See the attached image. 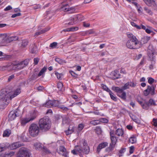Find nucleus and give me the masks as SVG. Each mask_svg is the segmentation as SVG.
<instances>
[{"label":"nucleus","mask_w":157,"mask_h":157,"mask_svg":"<svg viewBox=\"0 0 157 157\" xmlns=\"http://www.w3.org/2000/svg\"><path fill=\"white\" fill-rule=\"evenodd\" d=\"M154 81V79L151 77H149L148 79V82L150 84H152Z\"/></svg>","instance_id":"obj_56"},{"label":"nucleus","mask_w":157,"mask_h":157,"mask_svg":"<svg viewBox=\"0 0 157 157\" xmlns=\"http://www.w3.org/2000/svg\"><path fill=\"white\" fill-rule=\"evenodd\" d=\"M28 42L27 40H22L21 45V47L22 48H24L28 44Z\"/></svg>","instance_id":"obj_36"},{"label":"nucleus","mask_w":157,"mask_h":157,"mask_svg":"<svg viewBox=\"0 0 157 157\" xmlns=\"http://www.w3.org/2000/svg\"><path fill=\"white\" fill-rule=\"evenodd\" d=\"M57 152L60 155H61L63 156L67 157L68 154L67 150L65 147L63 146H60L59 147V150L57 151Z\"/></svg>","instance_id":"obj_11"},{"label":"nucleus","mask_w":157,"mask_h":157,"mask_svg":"<svg viewBox=\"0 0 157 157\" xmlns=\"http://www.w3.org/2000/svg\"><path fill=\"white\" fill-rule=\"evenodd\" d=\"M36 52V47L35 45H33L32 47V48L30 49V52L32 53H35Z\"/></svg>","instance_id":"obj_40"},{"label":"nucleus","mask_w":157,"mask_h":157,"mask_svg":"<svg viewBox=\"0 0 157 157\" xmlns=\"http://www.w3.org/2000/svg\"><path fill=\"white\" fill-rule=\"evenodd\" d=\"M81 142H82L83 144L82 147L88 146V144H87L86 141L85 139H82L81 141Z\"/></svg>","instance_id":"obj_52"},{"label":"nucleus","mask_w":157,"mask_h":157,"mask_svg":"<svg viewBox=\"0 0 157 157\" xmlns=\"http://www.w3.org/2000/svg\"><path fill=\"white\" fill-rule=\"evenodd\" d=\"M57 43L56 42H53L50 45V47L52 48H54L56 47L57 45Z\"/></svg>","instance_id":"obj_53"},{"label":"nucleus","mask_w":157,"mask_h":157,"mask_svg":"<svg viewBox=\"0 0 157 157\" xmlns=\"http://www.w3.org/2000/svg\"><path fill=\"white\" fill-rule=\"evenodd\" d=\"M117 72H118V71H115L112 73V74L114 76L113 77L114 79L118 78H119V75L117 74Z\"/></svg>","instance_id":"obj_42"},{"label":"nucleus","mask_w":157,"mask_h":157,"mask_svg":"<svg viewBox=\"0 0 157 157\" xmlns=\"http://www.w3.org/2000/svg\"><path fill=\"white\" fill-rule=\"evenodd\" d=\"M114 147V146L113 145L110 144L109 147L106 149L105 151L106 152H110L113 150Z\"/></svg>","instance_id":"obj_37"},{"label":"nucleus","mask_w":157,"mask_h":157,"mask_svg":"<svg viewBox=\"0 0 157 157\" xmlns=\"http://www.w3.org/2000/svg\"><path fill=\"white\" fill-rule=\"evenodd\" d=\"M50 29V28H46L40 31L37 32L35 33L34 36H37L41 34L44 33L49 30Z\"/></svg>","instance_id":"obj_20"},{"label":"nucleus","mask_w":157,"mask_h":157,"mask_svg":"<svg viewBox=\"0 0 157 157\" xmlns=\"http://www.w3.org/2000/svg\"><path fill=\"white\" fill-rule=\"evenodd\" d=\"M47 70V68L45 67H44L40 71L38 74V76L40 77L43 75L45 71Z\"/></svg>","instance_id":"obj_41"},{"label":"nucleus","mask_w":157,"mask_h":157,"mask_svg":"<svg viewBox=\"0 0 157 157\" xmlns=\"http://www.w3.org/2000/svg\"><path fill=\"white\" fill-rule=\"evenodd\" d=\"M129 142L130 143L132 144L136 143V137L134 136L131 137L129 138Z\"/></svg>","instance_id":"obj_39"},{"label":"nucleus","mask_w":157,"mask_h":157,"mask_svg":"<svg viewBox=\"0 0 157 157\" xmlns=\"http://www.w3.org/2000/svg\"><path fill=\"white\" fill-rule=\"evenodd\" d=\"M108 143L107 142H103L99 144L97 147V151L99 152L100 150L108 146Z\"/></svg>","instance_id":"obj_16"},{"label":"nucleus","mask_w":157,"mask_h":157,"mask_svg":"<svg viewBox=\"0 0 157 157\" xmlns=\"http://www.w3.org/2000/svg\"><path fill=\"white\" fill-rule=\"evenodd\" d=\"M75 150L77 152L80 153H82V149L78 146H76L75 147Z\"/></svg>","instance_id":"obj_45"},{"label":"nucleus","mask_w":157,"mask_h":157,"mask_svg":"<svg viewBox=\"0 0 157 157\" xmlns=\"http://www.w3.org/2000/svg\"><path fill=\"white\" fill-rule=\"evenodd\" d=\"M16 64L9 63L7 65L2 67V70H7L8 71L15 70L16 69Z\"/></svg>","instance_id":"obj_10"},{"label":"nucleus","mask_w":157,"mask_h":157,"mask_svg":"<svg viewBox=\"0 0 157 157\" xmlns=\"http://www.w3.org/2000/svg\"><path fill=\"white\" fill-rule=\"evenodd\" d=\"M71 122V120L68 116H65L63 118L62 124L63 125H68Z\"/></svg>","instance_id":"obj_14"},{"label":"nucleus","mask_w":157,"mask_h":157,"mask_svg":"<svg viewBox=\"0 0 157 157\" xmlns=\"http://www.w3.org/2000/svg\"><path fill=\"white\" fill-rule=\"evenodd\" d=\"M84 128V125L82 124H79L78 127V131H77L78 133V132H80Z\"/></svg>","instance_id":"obj_50"},{"label":"nucleus","mask_w":157,"mask_h":157,"mask_svg":"<svg viewBox=\"0 0 157 157\" xmlns=\"http://www.w3.org/2000/svg\"><path fill=\"white\" fill-rule=\"evenodd\" d=\"M21 13H18L14 14L12 15L11 17L12 18H14L16 17L20 16L21 15Z\"/></svg>","instance_id":"obj_61"},{"label":"nucleus","mask_w":157,"mask_h":157,"mask_svg":"<svg viewBox=\"0 0 157 157\" xmlns=\"http://www.w3.org/2000/svg\"><path fill=\"white\" fill-rule=\"evenodd\" d=\"M144 10L146 11V12L150 14H152V12L151 10L146 7L144 8Z\"/></svg>","instance_id":"obj_62"},{"label":"nucleus","mask_w":157,"mask_h":157,"mask_svg":"<svg viewBox=\"0 0 157 157\" xmlns=\"http://www.w3.org/2000/svg\"><path fill=\"white\" fill-rule=\"evenodd\" d=\"M129 88V82H127L122 87L123 91Z\"/></svg>","instance_id":"obj_47"},{"label":"nucleus","mask_w":157,"mask_h":157,"mask_svg":"<svg viewBox=\"0 0 157 157\" xmlns=\"http://www.w3.org/2000/svg\"><path fill=\"white\" fill-rule=\"evenodd\" d=\"M112 89L113 90L116 92L117 93V94H118L119 93L121 92H123V91L122 88H121L118 87H116L115 86H112Z\"/></svg>","instance_id":"obj_25"},{"label":"nucleus","mask_w":157,"mask_h":157,"mask_svg":"<svg viewBox=\"0 0 157 157\" xmlns=\"http://www.w3.org/2000/svg\"><path fill=\"white\" fill-rule=\"evenodd\" d=\"M40 129V127L37 124L35 123L31 124L29 129L30 135L33 137L36 136L39 133Z\"/></svg>","instance_id":"obj_4"},{"label":"nucleus","mask_w":157,"mask_h":157,"mask_svg":"<svg viewBox=\"0 0 157 157\" xmlns=\"http://www.w3.org/2000/svg\"><path fill=\"white\" fill-rule=\"evenodd\" d=\"M82 153L85 154H88L90 152V148L89 146L82 147Z\"/></svg>","instance_id":"obj_24"},{"label":"nucleus","mask_w":157,"mask_h":157,"mask_svg":"<svg viewBox=\"0 0 157 157\" xmlns=\"http://www.w3.org/2000/svg\"><path fill=\"white\" fill-rule=\"evenodd\" d=\"M100 122H102L103 123H107L108 122V120L106 118H101L99 119Z\"/></svg>","instance_id":"obj_48"},{"label":"nucleus","mask_w":157,"mask_h":157,"mask_svg":"<svg viewBox=\"0 0 157 157\" xmlns=\"http://www.w3.org/2000/svg\"><path fill=\"white\" fill-rule=\"evenodd\" d=\"M75 11V9L73 8H69L67 12H69V13H74Z\"/></svg>","instance_id":"obj_54"},{"label":"nucleus","mask_w":157,"mask_h":157,"mask_svg":"<svg viewBox=\"0 0 157 157\" xmlns=\"http://www.w3.org/2000/svg\"><path fill=\"white\" fill-rule=\"evenodd\" d=\"M69 8V6L68 4L63 5L61 7L60 10L65 12H67Z\"/></svg>","instance_id":"obj_27"},{"label":"nucleus","mask_w":157,"mask_h":157,"mask_svg":"<svg viewBox=\"0 0 157 157\" xmlns=\"http://www.w3.org/2000/svg\"><path fill=\"white\" fill-rule=\"evenodd\" d=\"M74 131V128L73 127L69 126L68 130L65 131L66 134L68 135L71 134Z\"/></svg>","instance_id":"obj_26"},{"label":"nucleus","mask_w":157,"mask_h":157,"mask_svg":"<svg viewBox=\"0 0 157 157\" xmlns=\"http://www.w3.org/2000/svg\"><path fill=\"white\" fill-rule=\"evenodd\" d=\"M66 21L67 22L65 24L68 25H73V24L76 23L75 21V18L73 17H71L68 19H67Z\"/></svg>","instance_id":"obj_13"},{"label":"nucleus","mask_w":157,"mask_h":157,"mask_svg":"<svg viewBox=\"0 0 157 157\" xmlns=\"http://www.w3.org/2000/svg\"><path fill=\"white\" fill-rule=\"evenodd\" d=\"M37 115V112L34 111L31 113L30 117L28 118H23L21 119V123L22 126H24L27 123L34 120Z\"/></svg>","instance_id":"obj_6"},{"label":"nucleus","mask_w":157,"mask_h":157,"mask_svg":"<svg viewBox=\"0 0 157 157\" xmlns=\"http://www.w3.org/2000/svg\"><path fill=\"white\" fill-rule=\"evenodd\" d=\"M149 106L148 105V102H146L144 103H143L142 105V106L143 108V109H148Z\"/></svg>","instance_id":"obj_46"},{"label":"nucleus","mask_w":157,"mask_h":157,"mask_svg":"<svg viewBox=\"0 0 157 157\" xmlns=\"http://www.w3.org/2000/svg\"><path fill=\"white\" fill-rule=\"evenodd\" d=\"M52 107H58L60 108V106H59L60 103L59 102L56 100L52 101Z\"/></svg>","instance_id":"obj_29"},{"label":"nucleus","mask_w":157,"mask_h":157,"mask_svg":"<svg viewBox=\"0 0 157 157\" xmlns=\"http://www.w3.org/2000/svg\"><path fill=\"white\" fill-rule=\"evenodd\" d=\"M10 144L8 143H3L0 144V152L5 150L9 147Z\"/></svg>","instance_id":"obj_17"},{"label":"nucleus","mask_w":157,"mask_h":157,"mask_svg":"<svg viewBox=\"0 0 157 157\" xmlns=\"http://www.w3.org/2000/svg\"><path fill=\"white\" fill-rule=\"evenodd\" d=\"M57 87L59 90L63 91L64 90V88L63 87V83L61 82H59L57 83Z\"/></svg>","instance_id":"obj_31"},{"label":"nucleus","mask_w":157,"mask_h":157,"mask_svg":"<svg viewBox=\"0 0 157 157\" xmlns=\"http://www.w3.org/2000/svg\"><path fill=\"white\" fill-rule=\"evenodd\" d=\"M6 41L7 42H10L13 41H15L18 39V37L17 36H8L6 37Z\"/></svg>","instance_id":"obj_18"},{"label":"nucleus","mask_w":157,"mask_h":157,"mask_svg":"<svg viewBox=\"0 0 157 157\" xmlns=\"http://www.w3.org/2000/svg\"><path fill=\"white\" fill-rule=\"evenodd\" d=\"M127 35L129 38L126 44L127 47L131 49L138 48L140 46L138 45L140 42L136 37L132 33H128Z\"/></svg>","instance_id":"obj_2"},{"label":"nucleus","mask_w":157,"mask_h":157,"mask_svg":"<svg viewBox=\"0 0 157 157\" xmlns=\"http://www.w3.org/2000/svg\"><path fill=\"white\" fill-rule=\"evenodd\" d=\"M147 87V89L144 91V94L145 96H147L150 94L151 95H153L155 94V87L153 85L148 86Z\"/></svg>","instance_id":"obj_8"},{"label":"nucleus","mask_w":157,"mask_h":157,"mask_svg":"<svg viewBox=\"0 0 157 157\" xmlns=\"http://www.w3.org/2000/svg\"><path fill=\"white\" fill-rule=\"evenodd\" d=\"M148 103L149 106H155L157 105L155 101L152 99H150L149 100Z\"/></svg>","instance_id":"obj_33"},{"label":"nucleus","mask_w":157,"mask_h":157,"mask_svg":"<svg viewBox=\"0 0 157 157\" xmlns=\"http://www.w3.org/2000/svg\"><path fill=\"white\" fill-rule=\"evenodd\" d=\"M55 61L60 64H63L66 63L65 60L61 59L59 58H56L55 59Z\"/></svg>","instance_id":"obj_34"},{"label":"nucleus","mask_w":157,"mask_h":157,"mask_svg":"<svg viewBox=\"0 0 157 157\" xmlns=\"http://www.w3.org/2000/svg\"><path fill=\"white\" fill-rule=\"evenodd\" d=\"M11 131L9 129H6L3 132V137H8L11 134Z\"/></svg>","instance_id":"obj_32"},{"label":"nucleus","mask_w":157,"mask_h":157,"mask_svg":"<svg viewBox=\"0 0 157 157\" xmlns=\"http://www.w3.org/2000/svg\"><path fill=\"white\" fill-rule=\"evenodd\" d=\"M147 52L149 57L152 60L151 64L149 67V69L151 70L153 69L154 65L155 64V61L153 60L155 57L154 55V53H155V50L152 46L150 45L148 47Z\"/></svg>","instance_id":"obj_5"},{"label":"nucleus","mask_w":157,"mask_h":157,"mask_svg":"<svg viewBox=\"0 0 157 157\" xmlns=\"http://www.w3.org/2000/svg\"><path fill=\"white\" fill-rule=\"evenodd\" d=\"M15 152L13 151H10L9 153H6L8 157H11L14 155Z\"/></svg>","instance_id":"obj_58"},{"label":"nucleus","mask_w":157,"mask_h":157,"mask_svg":"<svg viewBox=\"0 0 157 157\" xmlns=\"http://www.w3.org/2000/svg\"><path fill=\"white\" fill-rule=\"evenodd\" d=\"M145 3L148 6H150L151 4L155 2L154 0H144Z\"/></svg>","instance_id":"obj_44"},{"label":"nucleus","mask_w":157,"mask_h":157,"mask_svg":"<svg viewBox=\"0 0 157 157\" xmlns=\"http://www.w3.org/2000/svg\"><path fill=\"white\" fill-rule=\"evenodd\" d=\"M78 27H72L71 28H68V30L70 31H74L78 30Z\"/></svg>","instance_id":"obj_51"},{"label":"nucleus","mask_w":157,"mask_h":157,"mask_svg":"<svg viewBox=\"0 0 157 157\" xmlns=\"http://www.w3.org/2000/svg\"><path fill=\"white\" fill-rule=\"evenodd\" d=\"M22 145L20 144L19 142H17L12 144L10 145V146L9 147H10V149L13 150L17 148L21 147Z\"/></svg>","instance_id":"obj_15"},{"label":"nucleus","mask_w":157,"mask_h":157,"mask_svg":"<svg viewBox=\"0 0 157 157\" xmlns=\"http://www.w3.org/2000/svg\"><path fill=\"white\" fill-rule=\"evenodd\" d=\"M14 78V75H12L10 76L8 78V82H10L12 79Z\"/></svg>","instance_id":"obj_63"},{"label":"nucleus","mask_w":157,"mask_h":157,"mask_svg":"<svg viewBox=\"0 0 157 157\" xmlns=\"http://www.w3.org/2000/svg\"><path fill=\"white\" fill-rule=\"evenodd\" d=\"M124 133V131L122 129L118 128L116 131V134L119 136H122Z\"/></svg>","instance_id":"obj_28"},{"label":"nucleus","mask_w":157,"mask_h":157,"mask_svg":"<svg viewBox=\"0 0 157 157\" xmlns=\"http://www.w3.org/2000/svg\"><path fill=\"white\" fill-rule=\"evenodd\" d=\"M52 101L49 100L46 102V103L44 105V106L48 108L52 107Z\"/></svg>","instance_id":"obj_30"},{"label":"nucleus","mask_w":157,"mask_h":157,"mask_svg":"<svg viewBox=\"0 0 157 157\" xmlns=\"http://www.w3.org/2000/svg\"><path fill=\"white\" fill-rule=\"evenodd\" d=\"M110 95L111 98L115 101H116L117 100V99L116 96H114V94H113L112 91H111V93H109Z\"/></svg>","instance_id":"obj_43"},{"label":"nucleus","mask_w":157,"mask_h":157,"mask_svg":"<svg viewBox=\"0 0 157 157\" xmlns=\"http://www.w3.org/2000/svg\"><path fill=\"white\" fill-rule=\"evenodd\" d=\"M21 89H17L13 94L11 92H7L5 90H2L0 91V100L3 101L6 104L8 103L12 98H14L20 93Z\"/></svg>","instance_id":"obj_1"},{"label":"nucleus","mask_w":157,"mask_h":157,"mask_svg":"<svg viewBox=\"0 0 157 157\" xmlns=\"http://www.w3.org/2000/svg\"><path fill=\"white\" fill-rule=\"evenodd\" d=\"M90 123L93 125H96L100 124V121L99 120L91 121Z\"/></svg>","instance_id":"obj_35"},{"label":"nucleus","mask_w":157,"mask_h":157,"mask_svg":"<svg viewBox=\"0 0 157 157\" xmlns=\"http://www.w3.org/2000/svg\"><path fill=\"white\" fill-rule=\"evenodd\" d=\"M39 124L40 130L44 131L49 130L51 126L48 117H46L39 120Z\"/></svg>","instance_id":"obj_3"},{"label":"nucleus","mask_w":157,"mask_h":157,"mask_svg":"<svg viewBox=\"0 0 157 157\" xmlns=\"http://www.w3.org/2000/svg\"><path fill=\"white\" fill-rule=\"evenodd\" d=\"M125 151V149L124 148H122L119 151V157L122 156V154L124 153V152Z\"/></svg>","instance_id":"obj_49"},{"label":"nucleus","mask_w":157,"mask_h":157,"mask_svg":"<svg viewBox=\"0 0 157 157\" xmlns=\"http://www.w3.org/2000/svg\"><path fill=\"white\" fill-rule=\"evenodd\" d=\"M29 60L25 59L24 61H21L16 64V69L21 70L26 67L28 64Z\"/></svg>","instance_id":"obj_9"},{"label":"nucleus","mask_w":157,"mask_h":157,"mask_svg":"<svg viewBox=\"0 0 157 157\" xmlns=\"http://www.w3.org/2000/svg\"><path fill=\"white\" fill-rule=\"evenodd\" d=\"M134 147L133 146H132L130 147L129 153L130 154H132L134 151Z\"/></svg>","instance_id":"obj_60"},{"label":"nucleus","mask_w":157,"mask_h":157,"mask_svg":"<svg viewBox=\"0 0 157 157\" xmlns=\"http://www.w3.org/2000/svg\"><path fill=\"white\" fill-rule=\"evenodd\" d=\"M75 21L77 23L79 21H81L83 19V16L80 14H78L74 16Z\"/></svg>","instance_id":"obj_22"},{"label":"nucleus","mask_w":157,"mask_h":157,"mask_svg":"<svg viewBox=\"0 0 157 157\" xmlns=\"http://www.w3.org/2000/svg\"><path fill=\"white\" fill-rule=\"evenodd\" d=\"M101 86L102 89L104 90H105L109 93H111V90H110L105 85L103 84H101Z\"/></svg>","instance_id":"obj_38"},{"label":"nucleus","mask_w":157,"mask_h":157,"mask_svg":"<svg viewBox=\"0 0 157 157\" xmlns=\"http://www.w3.org/2000/svg\"><path fill=\"white\" fill-rule=\"evenodd\" d=\"M43 146L39 142H36L34 144V147L37 150H40L42 149Z\"/></svg>","instance_id":"obj_19"},{"label":"nucleus","mask_w":157,"mask_h":157,"mask_svg":"<svg viewBox=\"0 0 157 157\" xmlns=\"http://www.w3.org/2000/svg\"><path fill=\"white\" fill-rule=\"evenodd\" d=\"M39 59L38 58H34V64L35 65L37 64L38 62L39 61Z\"/></svg>","instance_id":"obj_64"},{"label":"nucleus","mask_w":157,"mask_h":157,"mask_svg":"<svg viewBox=\"0 0 157 157\" xmlns=\"http://www.w3.org/2000/svg\"><path fill=\"white\" fill-rule=\"evenodd\" d=\"M55 75L57 76V78L58 79H61V77L63 76V75L61 74H59L58 72H56Z\"/></svg>","instance_id":"obj_55"},{"label":"nucleus","mask_w":157,"mask_h":157,"mask_svg":"<svg viewBox=\"0 0 157 157\" xmlns=\"http://www.w3.org/2000/svg\"><path fill=\"white\" fill-rule=\"evenodd\" d=\"M110 138L111 143L110 144H111V145H113L115 147V145L116 144L117 139L115 136L112 135L111 133Z\"/></svg>","instance_id":"obj_21"},{"label":"nucleus","mask_w":157,"mask_h":157,"mask_svg":"<svg viewBox=\"0 0 157 157\" xmlns=\"http://www.w3.org/2000/svg\"><path fill=\"white\" fill-rule=\"evenodd\" d=\"M15 152L13 151H10L9 153H6L8 157H11L14 155Z\"/></svg>","instance_id":"obj_59"},{"label":"nucleus","mask_w":157,"mask_h":157,"mask_svg":"<svg viewBox=\"0 0 157 157\" xmlns=\"http://www.w3.org/2000/svg\"><path fill=\"white\" fill-rule=\"evenodd\" d=\"M17 112L16 111H12L10 112L8 115V120L12 121L14 120L18 115Z\"/></svg>","instance_id":"obj_12"},{"label":"nucleus","mask_w":157,"mask_h":157,"mask_svg":"<svg viewBox=\"0 0 157 157\" xmlns=\"http://www.w3.org/2000/svg\"><path fill=\"white\" fill-rule=\"evenodd\" d=\"M70 73L71 75L75 78H77V75L76 74L75 72H74L73 71H70Z\"/></svg>","instance_id":"obj_57"},{"label":"nucleus","mask_w":157,"mask_h":157,"mask_svg":"<svg viewBox=\"0 0 157 157\" xmlns=\"http://www.w3.org/2000/svg\"><path fill=\"white\" fill-rule=\"evenodd\" d=\"M30 155L31 154L26 148L21 147L18 152L17 157H30Z\"/></svg>","instance_id":"obj_7"},{"label":"nucleus","mask_w":157,"mask_h":157,"mask_svg":"<svg viewBox=\"0 0 157 157\" xmlns=\"http://www.w3.org/2000/svg\"><path fill=\"white\" fill-rule=\"evenodd\" d=\"M117 95L119 97L121 98V99L124 100H125L126 99V93L125 92H121L119 93Z\"/></svg>","instance_id":"obj_23"}]
</instances>
